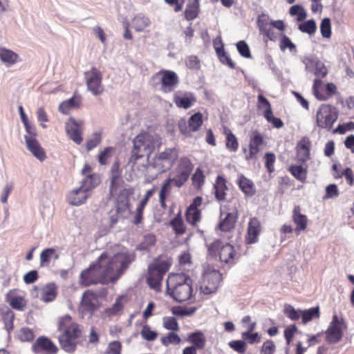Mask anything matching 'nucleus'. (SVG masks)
<instances>
[{"instance_id":"f257e3e1","label":"nucleus","mask_w":354,"mask_h":354,"mask_svg":"<svg viewBox=\"0 0 354 354\" xmlns=\"http://www.w3.org/2000/svg\"><path fill=\"white\" fill-rule=\"evenodd\" d=\"M133 260L134 255L129 252H119L111 258L104 252L95 263L81 272L79 284L88 287L99 283H115Z\"/></svg>"},{"instance_id":"7ed1b4c3","label":"nucleus","mask_w":354,"mask_h":354,"mask_svg":"<svg viewBox=\"0 0 354 354\" xmlns=\"http://www.w3.org/2000/svg\"><path fill=\"white\" fill-rule=\"evenodd\" d=\"M192 280L185 274L171 273L167 279V292L178 302L188 301L192 296Z\"/></svg>"},{"instance_id":"a878e982","label":"nucleus","mask_w":354,"mask_h":354,"mask_svg":"<svg viewBox=\"0 0 354 354\" xmlns=\"http://www.w3.org/2000/svg\"><path fill=\"white\" fill-rule=\"evenodd\" d=\"M111 178L110 184V194L112 196L118 193L120 187L122 186L124 183L122 178V171L120 169V164L118 161L115 162L111 167Z\"/></svg>"},{"instance_id":"9d476101","label":"nucleus","mask_w":354,"mask_h":354,"mask_svg":"<svg viewBox=\"0 0 354 354\" xmlns=\"http://www.w3.org/2000/svg\"><path fill=\"white\" fill-rule=\"evenodd\" d=\"M84 76L87 90L93 95H100L104 93L102 74L96 67L93 66L89 71H85Z\"/></svg>"},{"instance_id":"603ef678","label":"nucleus","mask_w":354,"mask_h":354,"mask_svg":"<svg viewBox=\"0 0 354 354\" xmlns=\"http://www.w3.org/2000/svg\"><path fill=\"white\" fill-rule=\"evenodd\" d=\"M140 335L143 339L152 342L157 339L158 334L156 331L152 330L149 325L145 324L140 331Z\"/></svg>"},{"instance_id":"338daca9","label":"nucleus","mask_w":354,"mask_h":354,"mask_svg":"<svg viewBox=\"0 0 354 354\" xmlns=\"http://www.w3.org/2000/svg\"><path fill=\"white\" fill-rule=\"evenodd\" d=\"M279 47L282 51H284L286 48H288L290 51L296 50V46L292 42L290 39L285 35H283L281 38Z\"/></svg>"},{"instance_id":"6e6552de","label":"nucleus","mask_w":354,"mask_h":354,"mask_svg":"<svg viewBox=\"0 0 354 354\" xmlns=\"http://www.w3.org/2000/svg\"><path fill=\"white\" fill-rule=\"evenodd\" d=\"M347 330V324L342 317L333 315L332 321L330 322L328 328L324 332L325 340L329 344H334L339 342Z\"/></svg>"},{"instance_id":"1a4fd4ad","label":"nucleus","mask_w":354,"mask_h":354,"mask_svg":"<svg viewBox=\"0 0 354 354\" xmlns=\"http://www.w3.org/2000/svg\"><path fill=\"white\" fill-rule=\"evenodd\" d=\"M178 158V149L176 147L166 148L158 153L153 158V166L160 172H165L173 167Z\"/></svg>"},{"instance_id":"6ab92c4d","label":"nucleus","mask_w":354,"mask_h":354,"mask_svg":"<svg viewBox=\"0 0 354 354\" xmlns=\"http://www.w3.org/2000/svg\"><path fill=\"white\" fill-rule=\"evenodd\" d=\"M99 308L97 295L92 290H86L82 297L80 308L83 313L93 314Z\"/></svg>"},{"instance_id":"e433bc0d","label":"nucleus","mask_w":354,"mask_h":354,"mask_svg":"<svg viewBox=\"0 0 354 354\" xmlns=\"http://www.w3.org/2000/svg\"><path fill=\"white\" fill-rule=\"evenodd\" d=\"M223 134L225 136V147L231 152H235L239 148V142L236 136L228 127H224Z\"/></svg>"},{"instance_id":"0e129e2a","label":"nucleus","mask_w":354,"mask_h":354,"mask_svg":"<svg viewBox=\"0 0 354 354\" xmlns=\"http://www.w3.org/2000/svg\"><path fill=\"white\" fill-rule=\"evenodd\" d=\"M322 81L321 79H315L313 85V93L315 98L318 100L326 101V97H324V93L320 92L322 88Z\"/></svg>"},{"instance_id":"423d86ee","label":"nucleus","mask_w":354,"mask_h":354,"mask_svg":"<svg viewBox=\"0 0 354 354\" xmlns=\"http://www.w3.org/2000/svg\"><path fill=\"white\" fill-rule=\"evenodd\" d=\"M208 254L212 258H218L221 263L232 266L238 259L237 254L232 245L215 240L207 248Z\"/></svg>"},{"instance_id":"393cba45","label":"nucleus","mask_w":354,"mask_h":354,"mask_svg":"<svg viewBox=\"0 0 354 354\" xmlns=\"http://www.w3.org/2000/svg\"><path fill=\"white\" fill-rule=\"evenodd\" d=\"M226 178L221 175H218L213 185V193L216 200L218 202L225 201L228 187L227 185Z\"/></svg>"},{"instance_id":"de8ad7c7","label":"nucleus","mask_w":354,"mask_h":354,"mask_svg":"<svg viewBox=\"0 0 354 354\" xmlns=\"http://www.w3.org/2000/svg\"><path fill=\"white\" fill-rule=\"evenodd\" d=\"M149 24V18L141 15L136 16L132 20V26L137 32L144 30Z\"/></svg>"},{"instance_id":"4468645a","label":"nucleus","mask_w":354,"mask_h":354,"mask_svg":"<svg viewBox=\"0 0 354 354\" xmlns=\"http://www.w3.org/2000/svg\"><path fill=\"white\" fill-rule=\"evenodd\" d=\"M264 144V139L261 133L257 131L252 132L250 137L248 149L243 148L246 160H255L261 150V146Z\"/></svg>"},{"instance_id":"052dcab7","label":"nucleus","mask_w":354,"mask_h":354,"mask_svg":"<svg viewBox=\"0 0 354 354\" xmlns=\"http://www.w3.org/2000/svg\"><path fill=\"white\" fill-rule=\"evenodd\" d=\"M290 15L291 16H297L298 21H303L306 17V12L304 8L300 5L292 6L290 8Z\"/></svg>"},{"instance_id":"e2e57ef3","label":"nucleus","mask_w":354,"mask_h":354,"mask_svg":"<svg viewBox=\"0 0 354 354\" xmlns=\"http://www.w3.org/2000/svg\"><path fill=\"white\" fill-rule=\"evenodd\" d=\"M320 31L323 37L330 38L331 36V24L328 18L322 19L320 25Z\"/></svg>"},{"instance_id":"9b49d317","label":"nucleus","mask_w":354,"mask_h":354,"mask_svg":"<svg viewBox=\"0 0 354 354\" xmlns=\"http://www.w3.org/2000/svg\"><path fill=\"white\" fill-rule=\"evenodd\" d=\"M194 165L187 157H182L176 167L175 176L170 178L175 187H181L189 179Z\"/></svg>"},{"instance_id":"ddd939ff","label":"nucleus","mask_w":354,"mask_h":354,"mask_svg":"<svg viewBox=\"0 0 354 354\" xmlns=\"http://www.w3.org/2000/svg\"><path fill=\"white\" fill-rule=\"evenodd\" d=\"M203 122V115L201 113L198 112L192 115L187 121L185 118L180 119L178 126L182 134L187 137H190L192 132L199 130Z\"/></svg>"},{"instance_id":"a19ab883","label":"nucleus","mask_w":354,"mask_h":354,"mask_svg":"<svg viewBox=\"0 0 354 354\" xmlns=\"http://www.w3.org/2000/svg\"><path fill=\"white\" fill-rule=\"evenodd\" d=\"M236 222V216L233 213H228L219 223L218 228L222 232H230L234 228Z\"/></svg>"},{"instance_id":"79ce46f5","label":"nucleus","mask_w":354,"mask_h":354,"mask_svg":"<svg viewBox=\"0 0 354 354\" xmlns=\"http://www.w3.org/2000/svg\"><path fill=\"white\" fill-rule=\"evenodd\" d=\"M221 47L217 46L216 42H214V48L219 60L223 64L228 66L230 68H235L234 62L231 59L230 56L225 53L222 42L220 41Z\"/></svg>"},{"instance_id":"c03bdc74","label":"nucleus","mask_w":354,"mask_h":354,"mask_svg":"<svg viewBox=\"0 0 354 354\" xmlns=\"http://www.w3.org/2000/svg\"><path fill=\"white\" fill-rule=\"evenodd\" d=\"M15 315L14 312L7 308L5 310L1 311V318L2 321L4 324L6 330L10 333L14 328V319Z\"/></svg>"},{"instance_id":"58836bf2","label":"nucleus","mask_w":354,"mask_h":354,"mask_svg":"<svg viewBox=\"0 0 354 354\" xmlns=\"http://www.w3.org/2000/svg\"><path fill=\"white\" fill-rule=\"evenodd\" d=\"M171 181L170 178H168L165 180L163 184L161 186L160 192H159V201L160 203V206L163 209L167 208L166 201L167 197L170 195L171 191Z\"/></svg>"},{"instance_id":"473e14b6","label":"nucleus","mask_w":354,"mask_h":354,"mask_svg":"<svg viewBox=\"0 0 354 354\" xmlns=\"http://www.w3.org/2000/svg\"><path fill=\"white\" fill-rule=\"evenodd\" d=\"M187 341L192 344V346H195L198 350L203 349L206 344L205 336L201 331L189 333L187 335Z\"/></svg>"},{"instance_id":"39448f33","label":"nucleus","mask_w":354,"mask_h":354,"mask_svg":"<svg viewBox=\"0 0 354 354\" xmlns=\"http://www.w3.org/2000/svg\"><path fill=\"white\" fill-rule=\"evenodd\" d=\"M171 265L169 259L159 256L150 263L147 268V282L149 287L157 292L160 291L164 275Z\"/></svg>"},{"instance_id":"49530a36","label":"nucleus","mask_w":354,"mask_h":354,"mask_svg":"<svg viewBox=\"0 0 354 354\" xmlns=\"http://www.w3.org/2000/svg\"><path fill=\"white\" fill-rule=\"evenodd\" d=\"M178 331H170L167 335L161 337L160 343L165 346L171 344L177 345L181 342L180 337L177 334Z\"/></svg>"},{"instance_id":"dca6fc26","label":"nucleus","mask_w":354,"mask_h":354,"mask_svg":"<svg viewBox=\"0 0 354 354\" xmlns=\"http://www.w3.org/2000/svg\"><path fill=\"white\" fill-rule=\"evenodd\" d=\"M31 349L35 354H57L59 352L57 345L46 336L39 337L32 344Z\"/></svg>"},{"instance_id":"2f4dec72","label":"nucleus","mask_w":354,"mask_h":354,"mask_svg":"<svg viewBox=\"0 0 354 354\" xmlns=\"http://www.w3.org/2000/svg\"><path fill=\"white\" fill-rule=\"evenodd\" d=\"M200 12V0H188L184 17L187 21H193L198 17Z\"/></svg>"},{"instance_id":"5fc2aeb1","label":"nucleus","mask_w":354,"mask_h":354,"mask_svg":"<svg viewBox=\"0 0 354 354\" xmlns=\"http://www.w3.org/2000/svg\"><path fill=\"white\" fill-rule=\"evenodd\" d=\"M123 308V304L122 302V297H119L116 298L114 304L110 307L105 309L104 313L109 317H111L117 315Z\"/></svg>"},{"instance_id":"864d4df0","label":"nucleus","mask_w":354,"mask_h":354,"mask_svg":"<svg viewBox=\"0 0 354 354\" xmlns=\"http://www.w3.org/2000/svg\"><path fill=\"white\" fill-rule=\"evenodd\" d=\"M179 266L183 270H189L192 266V255L188 251L182 252L178 257Z\"/></svg>"},{"instance_id":"aec40b11","label":"nucleus","mask_w":354,"mask_h":354,"mask_svg":"<svg viewBox=\"0 0 354 354\" xmlns=\"http://www.w3.org/2000/svg\"><path fill=\"white\" fill-rule=\"evenodd\" d=\"M83 125L82 121L77 122L74 118H70L66 123L67 135L77 145H80L83 141Z\"/></svg>"},{"instance_id":"f3484780","label":"nucleus","mask_w":354,"mask_h":354,"mask_svg":"<svg viewBox=\"0 0 354 354\" xmlns=\"http://www.w3.org/2000/svg\"><path fill=\"white\" fill-rule=\"evenodd\" d=\"M133 193V188H122L121 186L119 187L118 193L115 195L112 196L110 194L111 197H115V207L118 214H122L129 209V198Z\"/></svg>"},{"instance_id":"37998d69","label":"nucleus","mask_w":354,"mask_h":354,"mask_svg":"<svg viewBox=\"0 0 354 354\" xmlns=\"http://www.w3.org/2000/svg\"><path fill=\"white\" fill-rule=\"evenodd\" d=\"M320 317L319 306L313 307L307 310L301 311V323L306 324L311 322L313 319H317Z\"/></svg>"},{"instance_id":"72a5a7b5","label":"nucleus","mask_w":354,"mask_h":354,"mask_svg":"<svg viewBox=\"0 0 354 354\" xmlns=\"http://www.w3.org/2000/svg\"><path fill=\"white\" fill-rule=\"evenodd\" d=\"M57 295V287L54 283L44 286L41 290V300L44 302L53 301Z\"/></svg>"},{"instance_id":"0eeeda50","label":"nucleus","mask_w":354,"mask_h":354,"mask_svg":"<svg viewBox=\"0 0 354 354\" xmlns=\"http://www.w3.org/2000/svg\"><path fill=\"white\" fill-rule=\"evenodd\" d=\"M223 281L222 274L209 265L203 267L200 288L204 294H211L217 290Z\"/></svg>"},{"instance_id":"4c0bfd02","label":"nucleus","mask_w":354,"mask_h":354,"mask_svg":"<svg viewBox=\"0 0 354 354\" xmlns=\"http://www.w3.org/2000/svg\"><path fill=\"white\" fill-rule=\"evenodd\" d=\"M257 326V323L253 322L249 326H247V331L242 333V337L246 339L250 344L259 343L261 337L257 332L253 333Z\"/></svg>"},{"instance_id":"c756f323","label":"nucleus","mask_w":354,"mask_h":354,"mask_svg":"<svg viewBox=\"0 0 354 354\" xmlns=\"http://www.w3.org/2000/svg\"><path fill=\"white\" fill-rule=\"evenodd\" d=\"M236 183L239 189L247 196H253L257 192L254 182L243 174L239 176Z\"/></svg>"},{"instance_id":"6e6d98bb","label":"nucleus","mask_w":354,"mask_h":354,"mask_svg":"<svg viewBox=\"0 0 354 354\" xmlns=\"http://www.w3.org/2000/svg\"><path fill=\"white\" fill-rule=\"evenodd\" d=\"M299 29L302 32H306L309 35L314 34L317 30L315 21L313 19H310L304 21L299 25Z\"/></svg>"},{"instance_id":"a18cd8bd","label":"nucleus","mask_w":354,"mask_h":354,"mask_svg":"<svg viewBox=\"0 0 354 354\" xmlns=\"http://www.w3.org/2000/svg\"><path fill=\"white\" fill-rule=\"evenodd\" d=\"M170 225L176 235H183L186 232L187 227L183 222L180 214H177L171 221Z\"/></svg>"},{"instance_id":"2eb2a0df","label":"nucleus","mask_w":354,"mask_h":354,"mask_svg":"<svg viewBox=\"0 0 354 354\" xmlns=\"http://www.w3.org/2000/svg\"><path fill=\"white\" fill-rule=\"evenodd\" d=\"M203 199L201 196L195 197L192 203L187 207L185 216L186 221L193 227H196L201 221V210Z\"/></svg>"},{"instance_id":"20e7f679","label":"nucleus","mask_w":354,"mask_h":354,"mask_svg":"<svg viewBox=\"0 0 354 354\" xmlns=\"http://www.w3.org/2000/svg\"><path fill=\"white\" fill-rule=\"evenodd\" d=\"M133 144L129 162L134 165L145 154L148 156L151 154L156 147L161 144V139L156 133L142 131L134 138Z\"/></svg>"},{"instance_id":"774afa93","label":"nucleus","mask_w":354,"mask_h":354,"mask_svg":"<svg viewBox=\"0 0 354 354\" xmlns=\"http://www.w3.org/2000/svg\"><path fill=\"white\" fill-rule=\"evenodd\" d=\"M276 346L272 340H266L263 342L260 354H273L275 352Z\"/></svg>"},{"instance_id":"8fccbe9b","label":"nucleus","mask_w":354,"mask_h":354,"mask_svg":"<svg viewBox=\"0 0 354 354\" xmlns=\"http://www.w3.org/2000/svg\"><path fill=\"white\" fill-rule=\"evenodd\" d=\"M192 185L196 189H201L205 180V176L201 169L197 168L192 177Z\"/></svg>"},{"instance_id":"7c9ffc66","label":"nucleus","mask_w":354,"mask_h":354,"mask_svg":"<svg viewBox=\"0 0 354 354\" xmlns=\"http://www.w3.org/2000/svg\"><path fill=\"white\" fill-rule=\"evenodd\" d=\"M88 197V193L79 187L73 189L68 194L67 200L73 205H80L85 203Z\"/></svg>"},{"instance_id":"c9c22d12","label":"nucleus","mask_w":354,"mask_h":354,"mask_svg":"<svg viewBox=\"0 0 354 354\" xmlns=\"http://www.w3.org/2000/svg\"><path fill=\"white\" fill-rule=\"evenodd\" d=\"M59 254L57 253L56 250L53 248L44 249L40 254V266L49 267L50 262L52 258L55 260L59 259Z\"/></svg>"},{"instance_id":"5701e85b","label":"nucleus","mask_w":354,"mask_h":354,"mask_svg":"<svg viewBox=\"0 0 354 354\" xmlns=\"http://www.w3.org/2000/svg\"><path fill=\"white\" fill-rule=\"evenodd\" d=\"M173 101L180 109H188L196 102V97L191 92L178 91L174 94Z\"/></svg>"},{"instance_id":"13d9d810","label":"nucleus","mask_w":354,"mask_h":354,"mask_svg":"<svg viewBox=\"0 0 354 354\" xmlns=\"http://www.w3.org/2000/svg\"><path fill=\"white\" fill-rule=\"evenodd\" d=\"M229 346L239 354H244L247 349V344L244 340H232L228 343Z\"/></svg>"},{"instance_id":"f704fd0d","label":"nucleus","mask_w":354,"mask_h":354,"mask_svg":"<svg viewBox=\"0 0 354 354\" xmlns=\"http://www.w3.org/2000/svg\"><path fill=\"white\" fill-rule=\"evenodd\" d=\"M19 56L17 53L6 48L0 47V60L8 66L16 64L19 61Z\"/></svg>"},{"instance_id":"3c124183","label":"nucleus","mask_w":354,"mask_h":354,"mask_svg":"<svg viewBox=\"0 0 354 354\" xmlns=\"http://www.w3.org/2000/svg\"><path fill=\"white\" fill-rule=\"evenodd\" d=\"M162 326L167 330L178 331L180 329L178 322L174 317H164L162 318Z\"/></svg>"},{"instance_id":"f03ea898","label":"nucleus","mask_w":354,"mask_h":354,"mask_svg":"<svg viewBox=\"0 0 354 354\" xmlns=\"http://www.w3.org/2000/svg\"><path fill=\"white\" fill-rule=\"evenodd\" d=\"M59 333L58 342L65 352L73 353L82 337V328L69 315L59 317L57 324Z\"/></svg>"},{"instance_id":"412c9836","label":"nucleus","mask_w":354,"mask_h":354,"mask_svg":"<svg viewBox=\"0 0 354 354\" xmlns=\"http://www.w3.org/2000/svg\"><path fill=\"white\" fill-rule=\"evenodd\" d=\"M6 301L18 311H24L27 306V300L17 289L10 290L6 295Z\"/></svg>"},{"instance_id":"cd10ccee","label":"nucleus","mask_w":354,"mask_h":354,"mask_svg":"<svg viewBox=\"0 0 354 354\" xmlns=\"http://www.w3.org/2000/svg\"><path fill=\"white\" fill-rule=\"evenodd\" d=\"M24 138L27 148L32 155L40 161L44 160L46 158V152L37 139L28 136H25Z\"/></svg>"},{"instance_id":"4be33fe9","label":"nucleus","mask_w":354,"mask_h":354,"mask_svg":"<svg viewBox=\"0 0 354 354\" xmlns=\"http://www.w3.org/2000/svg\"><path fill=\"white\" fill-rule=\"evenodd\" d=\"M261 231V224L259 220L257 217L251 218L245 235V243L247 245H251L258 242Z\"/></svg>"},{"instance_id":"a211bd4d","label":"nucleus","mask_w":354,"mask_h":354,"mask_svg":"<svg viewBox=\"0 0 354 354\" xmlns=\"http://www.w3.org/2000/svg\"><path fill=\"white\" fill-rule=\"evenodd\" d=\"M157 75H161L160 89L163 93H170L178 86L179 83L178 76L173 71L160 70Z\"/></svg>"},{"instance_id":"bf43d9fd","label":"nucleus","mask_w":354,"mask_h":354,"mask_svg":"<svg viewBox=\"0 0 354 354\" xmlns=\"http://www.w3.org/2000/svg\"><path fill=\"white\" fill-rule=\"evenodd\" d=\"M18 337L22 342H31L35 337L32 330L28 327L21 328L18 333Z\"/></svg>"},{"instance_id":"f8f14e48","label":"nucleus","mask_w":354,"mask_h":354,"mask_svg":"<svg viewBox=\"0 0 354 354\" xmlns=\"http://www.w3.org/2000/svg\"><path fill=\"white\" fill-rule=\"evenodd\" d=\"M337 119V115L333 112V107L329 104L320 106L316 114V121L318 127L330 129Z\"/></svg>"},{"instance_id":"4d7b16f0","label":"nucleus","mask_w":354,"mask_h":354,"mask_svg":"<svg viewBox=\"0 0 354 354\" xmlns=\"http://www.w3.org/2000/svg\"><path fill=\"white\" fill-rule=\"evenodd\" d=\"M302 310H296L291 305H286L284 308V314L292 321L298 320L301 318Z\"/></svg>"},{"instance_id":"bb28decb","label":"nucleus","mask_w":354,"mask_h":354,"mask_svg":"<svg viewBox=\"0 0 354 354\" xmlns=\"http://www.w3.org/2000/svg\"><path fill=\"white\" fill-rule=\"evenodd\" d=\"M292 220L296 225L294 229L296 234L298 235L301 232L306 230L308 220L306 215L301 213V208L299 205L295 206L292 210Z\"/></svg>"},{"instance_id":"ea45409f","label":"nucleus","mask_w":354,"mask_h":354,"mask_svg":"<svg viewBox=\"0 0 354 354\" xmlns=\"http://www.w3.org/2000/svg\"><path fill=\"white\" fill-rule=\"evenodd\" d=\"M288 171L298 180L305 183L307 178V167L292 165L288 167Z\"/></svg>"},{"instance_id":"b1692460","label":"nucleus","mask_w":354,"mask_h":354,"mask_svg":"<svg viewBox=\"0 0 354 354\" xmlns=\"http://www.w3.org/2000/svg\"><path fill=\"white\" fill-rule=\"evenodd\" d=\"M311 143L310 139L302 137L296 146V158L298 162L304 163L310 159Z\"/></svg>"},{"instance_id":"c85d7f7f","label":"nucleus","mask_w":354,"mask_h":354,"mask_svg":"<svg viewBox=\"0 0 354 354\" xmlns=\"http://www.w3.org/2000/svg\"><path fill=\"white\" fill-rule=\"evenodd\" d=\"M82 96L77 92H75L72 97L63 101L59 104V111L64 114H67L69 110L80 108L82 104Z\"/></svg>"},{"instance_id":"09e8293b","label":"nucleus","mask_w":354,"mask_h":354,"mask_svg":"<svg viewBox=\"0 0 354 354\" xmlns=\"http://www.w3.org/2000/svg\"><path fill=\"white\" fill-rule=\"evenodd\" d=\"M98 184L97 179L95 174H88L83 180L82 185L80 187L86 193H88Z\"/></svg>"},{"instance_id":"680f3d73","label":"nucleus","mask_w":354,"mask_h":354,"mask_svg":"<svg viewBox=\"0 0 354 354\" xmlns=\"http://www.w3.org/2000/svg\"><path fill=\"white\" fill-rule=\"evenodd\" d=\"M122 344L119 341H112L109 342L105 350L104 354H121Z\"/></svg>"},{"instance_id":"69168bd1","label":"nucleus","mask_w":354,"mask_h":354,"mask_svg":"<svg viewBox=\"0 0 354 354\" xmlns=\"http://www.w3.org/2000/svg\"><path fill=\"white\" fill-rule=\"evenodd\" d=\"M114 151L113 147H106L98 155V161L100 165H105L108 162V160L112 156V153Z\"/></svg>"}]
</instances>
